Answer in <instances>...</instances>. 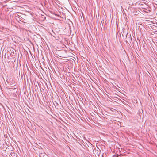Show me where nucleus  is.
Segmentation results:
<instances>
[{
	"instance_id": "nucleus-2",
	"label": "nucleus",
	"mask_w": 157,
	"mask_h": 157,
	"mask_svg": "<svg viewBox=\"0 0 157 157\" xmlns=\"http://www.w3.org/2000/svg\"><path fill=\"white\" fill-rule=\"evenodd\" d=\"M115 157H121V156L119 155H115Z\"/></svg>"
},
{
	"instance_id": "nucleus-1",
	"label": "nucleus",
	"mask_w": 157,
	"mask_h": 157,
	"mask_svg": "<svg viewBox=\"0 0 157 157\" xmlns=\"http://www.w3.org/2000/svg\"><path fill=\"white\" fill-rule=\"evenodd\" d=\"M66 54V51L64 50L60 51L59 52V56L61 57H65Z\"/></svg>"
}]
</instances>
